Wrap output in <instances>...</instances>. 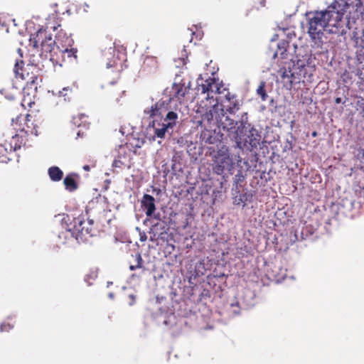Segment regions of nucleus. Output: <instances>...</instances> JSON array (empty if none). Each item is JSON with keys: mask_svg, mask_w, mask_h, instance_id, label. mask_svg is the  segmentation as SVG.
Instances as JSON below:
<instances>
[{"mask_svg": "<svg viewBox=\"0 0 364 364\" xmlns=\"http://www.w3.org/2000/svg\"><path fill=\"white\" fill-rule=\"evenodd\" d=\"M198 112L202 113L203 120L210 122L215 119L220 123L219 127L235 140L237 146L240 148L242 146L243 132L247 124V113H245L239 121H235L228 116L225 117L224 109L219 107L218 99H216L215 102L207 108L205 111L198 110Z\"/></svg>", "mask_w": 364, "mask_h": 364, "instance_id": "1", "label": "nucleus"}, {"mask_svg": "<svg viewBox=\"0 0 364 364\" xmlns=\"http://www.w3.org/2000/svg\"><path fill=\"white\" fill-rule=\"evenodd\" d=\"M362 0H333L326 9L306 13L308 23H339L343 18L345 8L362 4Z\"/></svg>", "mask_w": 364, "mask_h": 364, "instance_id": "2", "label": "nucleus"}, {"mask_svg": "<svg viewBox=\"0 0 364 364\" xmlns=\"http://www.w3.org/2000/svg\"><path fill=\"white\" fill-rule=\"evenodd\" d=\"M48 27L43 26L38 28L36 33L33 35L31 41H33V47H41V55L48 59L53 64L60 65V56H63L62 50L55 45L52 35L47 31Z\"/></svg>", "mask_w": 364, "mask_h": 364, "instance_id": "3", "label": "nucleus"}, {"mask_svg": "<svg viewBox=\"0 0 364 364\" xmlns=\"http://www.w3.org/2000/svg\"><path fill=\"white\" fill-rule=\"evenodd\" d=\"M93 235V223L91 220L85 221L78 217L73 218V222L67 225L65 230L61 232L59 237L63 236L65 239L75 237L77 240H86Z\"/></svg>", "mask_w": 364, "mask_h": 364, "instance_id": "4", "label": "nucleus"}, {"mask_svg": "<svg viewBox=\"0 0 364 364\" xmlns=\"http://www.w3.org/2000/svg\"><path fill=\"white\" fill-rule=\"evenodd\" d=\"M36 115L32 114H19L12 119V126L16 132L22 133L26 136L38 134V127L41 124L35 119Z\"/></svg>", "mask_w": 364, "mask_h": 364, "instance_id": "5", "label": "nucleus"}, {"mask_svg": "<svg viewBox=\"0 0 364 364\" xmlns=\"http://www.w3.org/2000/svg\"><path fill=\"white\" fill-rule=\"evenodd\" d=\"M281 68L279 72L283 80L287 78L291 84L304 81L307 76L310 77L312 74L309 73L310 67L306 64L304 60H298L293 63L292 68Z\"/></svg>", "mask_w": 364, "mask_h": 364, "instance_id": "6", "label": "nucleus"}, {"mask_svg": "<svg viewBox=\"0 0 364 364\" xmlns=\"http://www.w3.org/2000/svg\"><path fill=\"white\" fill-rule=\"evenodd\" d=\"M197 90L202 94H207L205 99L213 100V95L215 94H224L227 91V88L224 86L222 82H219L218 79L209 77L205 80L198 78L197 80Z\"/></svg>", "mask_w": 364, "mask_h": 364, "instance_id": "7", "label": "nucleus"}, {"mask_svg": "<svg viewBox=\"0 0 364 364\" xmlns=\"http://www.w3.org/2000/svg\"><path fill=\"white\" fill-rule=\"evenodd\" d=\"M232 165V160L227 149H219L213 164V169L218 175H222L225 170H230Z\"/></svg>", "mask_w": 364, "mask_h": 364, "instance_id": "8", "label": "nucleus"}, {"mask_svg": "<svg viewBox=\"0 0 364 364\" xmlns=\"http://www.w3.org/2000/svg\"><path fill=\"white\" fill-rule=\"evenodd\" d=\"M37 69L36 65L33 64H27L26 66H24V62L21 60H16L14 70L16 77L26 80L28 84L33 85L38 78L33 73V70Z\"/></svg>", "mask_w": 364, "mask_h": 364, "instance_id": "9", "label": "nucleus"}, {"mask_svg": "<svg viewBox=\"0 0 364 364\" xmlns=\"http://www.w3.org/2000/svg\"><path fill=\"white\" fill-rule=\"evenodd\" d=\"M261 139V132L247 122L243 132L242 145L249 144L251 148H256L259 144Z\"/></svg>", "mask_w": 364, "mask_h": 364, "instance_id": "10", "label": "nucleus"}, {"mask_svg": "<svg viewBox=\"0 0 364 364\" xmlns=\"http://www.w3.org/2000/svg\"><path fill=\"white\" fill-rule=\"evenodd\" d=\"M346 23H357L364 21V7L362 4L345 8L344 15Z\"/></svg>", "mask_w": 364, "mask_h": 364, "instance_id": "11", "label": "nucleus"}, {"mask_svg": "<svg viewBox=\"0 0 364 364\" xmlns=\"http://www.w3.org/2000/svg\"><path fill=\"white\" fill-rule=\"evenodd\" d=\"M225 101L223 102V109L230 114H235L240 109V104L235 95H231L228 89L224 93Z\"/></svg>", "mask_w": 364, "mask_h": 364, "instance_id": "12", "label": "nucleus"}, {"mask_svg": "<svg viewBox=\"0 0 364 364\" xmlns=\"http://www.w3.org/2000/svg\"><path fill=\"white\" fill-rule=\"evenodd\" d=\"M141 208L145 210L147 217H154V218L159 220L160 214L154 215L156 210L155 199L149 194H144L141 200Z\"/></svg>", "mask_w": 364, "mask_h": 364, "instance_id": "13", "label": "nucleus"}, {"mask_svg": "<svg viewBox=\"0 0 364 364\" xmlns=\"http://www.w3.org/2000/svg\"><path fill=\"white\" fill-rule=\"evenodd\" d=\"M167 110L166 105L164 101H159L153 105L150 108L144 110V113L148 114L149 117L160 116L163 117L164 113Z\"/></svg>", "mask_w": 364, "mask_h": 364, "instance_id": "14", "label": "nucleus"}, {"mask_svg": "<svg viewBox=\"0 0 364 364\" xmlns=\"http://www.w3.org/2000/svg\"><path fill=\"white\" fill-rule=\"evenodd\" d=\"M28 141V136L17 132L14 136H12L9 144H7L9 146H11L12 151H15L17 149H21L22 146H25Z\"/></svg>", "mask_w": 364, "mask_h": 364, "instance_id": "15", "label": "nucleus"}, {"mask_svg": "<svg viewBox=\"0 0 364 364\" xmlns=\"http://www.w3.org/2000/svg\"><path fill=\"white\" fill-rule=\"evenodd\" d=\"M152 127L154 129V134L158 138H164L168 128H173V123L162 122L160 124L156 120L152 122Z\"/></svg>", "mask_w": 364, "mask_h": 364, "instance_id": "16", "label": "nucleus"}, {"mask_svg": "<svg viewBox=\"0 0 364 364\" xmlns=\"http://www.w3.org/2000/svg\"><path fill=\"white\" fill-rule=\"evenodd\" d=\"M158 68V61L156 58L147 56L144 59L141 65V70L144 72L150 73L154 72Z\"/></svg>", "mask_w": 364, "mask_h": 364, "instance_id": "17", "label": "nucleus"}, {"mask_svg": "<svg viewBox=\"0 0 364 364\" xmlns=\"http://www.w3.org/2000/svg\"><path fill=\"white\" fill-rule=\"evenodd\" d=\"M173 96L178 100H182L189 92V89L181 83H173L172 87Z\"/></svg>", "mask_w": 364, "mask_h": 364, "instance_id": "18", "label": "nucleus"}, {"mask_svg": "<svg viewBox=\"0 0 364 364\" xmlns=\"http://www.w3.org/2000/svg\"><path fill=\"white\" fill-rule=\"evenodd\" d=\"M11 146H9L6 143L0 144V162L7 164L11 160L13 154Z\"/></svg>", "mask_w": 364, "mask_h": 364, "instance_id": "19", "label": "nucleus"}, {"mask_svg": "<svg viewBox=\"0 0 364 364\" xmlns=\"http://www.w3.org/2000/svg\"><path fill=\"white\" fill-rule=\"evenodd\" d=\"M331 24H309V33L314 39L319 38L322 34L321 30L326 29Z\"/></svg>", "mask_w": 364, "mask_h": 364, "instance_id": "20", "label": "nucleus"}, {"mask_svg": "<svg viewBox=\"0 0 364 364\" xmlns=\"http://www.w3.org/2000/svg\"><path fill=\"white\" fill-rule=\"evenodd\" d=\"M75 176L73 174H68L64 178L63 183L65 188L70 192L75 191L78 188L77 183L74 178Z\"/></svg>", "mask_w": 364, "mask_h": 364, "instance_id": "21", "label": "nucleus"}, {"mask_svg": "<svg viewBox=\"0 0 364 364\" xmlns=\"http://www.w3.org/2000/svg\"><path fill=\"white\" fill-rule=\"evenodd\" d=\"M48 173L50 180L53 181H59L63 176V172L58 166L50 167Z\"/></svg>", "mask_w": 364, "mask_h": 364, "instance_id": "22", "label": "nucleus"}, {"mask_svg": "<svg viewBox=\"0 0 364 364\" xmlns=\"http://www.w3.org/2000/svg\"><path fill=\"white\" fill-rule=\"evenodd\" d=\"M15 321L13 316H9L0 325V331L1 332H9L14 327Z\"/></svg>", "mask_w": 364, "mask_h": 364, "instance_id": "23", "label": "nucleus"}, {"mask_svg": "<svg viewBox=\"0 0 364 364\" xmlns=\"http://www.w3.org/2000/svg\"><path fill=\"white\" fill-rule=\"evenodd\" d=\"M118 156H122V160H127L128 164H132L131 150L128 148L127 144L119 146L118 150Z\"/></svg>", "mask_w": 364, "mask_h": 364, "instance_id": "24", "label": "nucleus"}, {"mask_svg": "<svg viewBox=\"0 0 364 364\" xmlns=\"http://www.w3.org/2000/svg\"><path fill=\"white\" fill-rule=\"evenodd\" d=\"M62 51L63 56H60V63L65 61V55H67V58L69 59H71L72 58H73L74 59L77 58V50L76 48H65L64 50H62Z\"/></svg>", "mask_w": 364, "mask_h": 364, "instance_id": "25", "label": "nucleus"}, {"mask_svg": "<svg viewBox=\"0 0 364 364\" xmlns=\"http://www.w3.org/2000/svg\"><path fill=\"white\" fill-rule=\"evenodd\" d=\"M136 269H145V267L144 266V260L141 257V254L137 253L135 255V264H131L129 266V269L132 271H134Z\"/></svg>", "mask_w": 364, "mask_h": 364, "instance_id": "26", "label": "nucleus"}, {"mask_svg": "<svg viewBox=\"0 0 364 364\" xmlns=\"http://www.w3.org/2000/svg\"><path fill=\"white\" fill-rule=\"evenodd\" d=\"M112 166L115 168H128L131 167L130 164H128L127 160H122V156H117V157L114 160L112 163Z\"/></svg>", "mask_w": 364, "mask_h": 364, "instance_id": "27", "label": "nucleus"}, {"mask_svg": "<svg viewBox=\"0 0 364 364\" xmlns=\"http://www.w3.org/2000/svg\"><path fill=\"white\" fill-rule=\"evenodd\" d=\"M257 94L260 97L262 101H266L268 95L265 90V82L262 81L257 89Z\"/></svg>", "mask_w": 364, "mask_h": 364, "instance_id": "28", "label": "nucleus"}, {"mask_svg": "<svg viewBox=\"0 0 364 364\" xmlns=\"http://www.w3.org/2000/svg\"><path fill=\"white\" fill-rule=\"evenodd\" d=\"M178 118L177 114L173 111L168 112L166 117L163 119V122L173 123V127L176 125V121Z\"/></svg>", "mask_w": 364, "mask_h": 364, "instance_id": "29", "label": "nucleus"}, {"mask_svg": "<svg viewBox=\"0 0 364 364\" xmlns=\"http://www.w3.org/2000/svg\"><path fill=\"white\" fill-rule=\"evenodd\" d=\"M23 93L24 94L26 93L25 90H23ZM33 104H34V101L29 97V95H28V96L26 97L24 95L23 98L22 99V101H21V105L24 108H26L27 107H31Z\"/></svg>", "mask_w": 364, "mask_h": 364, "instance_id": "30", "label": "nucleus"}, {"mask_svg": "<svg viewBox=\"0 0 364 364\" xmlns=\"http://www.w3.org/2000/svg\"><path fill=\"white\" fill-rule=\"evenodd\" d=\"M72 92L69 87H64L62 91L59 92V96L63 97L65 100H70V94Z\"/></svg>", "mask_w": 364, "mask_h": 364, "instance_id": "31", "label": "nucleus"}, {"mask_svg": "<svg viewBox=\"0 0 364 364\" xmlns=\"http://www.w3.org/2000/svg\"><path fill=\"white\" fill-rule=\"evenodd\" d=\"M254 6L259 9V7H264L265 6V0H253Z\"/></svg>", "mask_w": 364, "mask_h": 364, "instance_id": "32", "label": "nucleus"}, {"mask_svg": "<svg viewBox=\"0 0 364 364\" xmlns=\"http://www.w3.org/2000/svg\"><path fill=\"white\" fill-rule=\"evenodd\" d=\"M46 21H55L57 19V14H52L48 16V17L45 18Z\"/></svg>", "mask_w": 364, "mask_h": 364, "instance_id": "33", "label": "nucleus"}, {"mask_svg": "<svg viewBox=\"0 0 364 364\" xmlns=\"http://www.w3.org/2000/svg\"><path fill=\"white\" fill-rule=\"evenodd\" d=\"M188 29L191 31L192 35H196V31H195L197 30V25L193 24L192 26V28H190Z\"/></svg>", "mask_w": 364, "mask_h": 364, "instance_id": "34", "label": "nucleus"}, {"mask_svg": "<svg viewBox=\"0 0 364 364\" xmlns=\"http://www.w3.org/2000/svg\"><path fill=\"white\" fill-rule=\"evenodd\" d=\"M342 102V99L341 97H336L335 99V103L336 104H340Z\"/></svg>", "mask_w": 364, "mask_h": 364, "instance_id": "35", "label": "nucleus"}, {"mask_svg": "<svg viewBox=\"0 0 364 364\" xmlns=\"http://www.w3.org/2000/svg\"><path fill=\"white\" fill-rule=\"evenodd\" d=\"M76 119H77V117H73V123H74L75 125H77V126H78V127H79V126L80 125V124H79V123H78V122H77Z\"/></svg>", "mask_w": 364, "mask_h": 364, "instance_id": "36", "label": "nucleus"}, {"mask_svg": "<svg viewBox=\"0 0 364 364\" xmlns=\"http://www.w3.org/2000/svg\"><path fill=\"white\" fill-rule=\"evenodd\" d=\"M83 169H84L85 171H89L90 170V166H89L88 165H85V166H83Z\"/></svg>", "mask_w": 364, "mask_h": 364, "instance_id": "37", "label": "nucleus"}, {"mask_svg": "<svg viewBox=\"0 0 364 364\" xmlns=\"http://www.w3.org/2000/svg\"><path fill=\"white\" fill-rule=\"evenodd\" d=\"M60 26V24H58V26H53L51 28H52L53 31H55V30L58 28V27H59Z\"/></svg>", "mask_w": 364, "mask_h": 364, "instance_id": "38", "label": "nucleus"}, {"mask_svg": "<svg viewBox=\"0 0 364 364\" xmlns=\"http://www.w3.org/2000/svg\"><path fill=\"white\" fill-rule=\"evenodd\" d=\"M279 29H282L283 31H285L286 30L288 29L287 27H281V26H279Z\"/></svg>", "mask_w": 364, "mask_h": 364, "instance_id": "39", "label": "nucleus"}, {"mask_svg": "<svg viewBox=\"0 0 364 364\" xmlns=\"http://www.w3.org/2000/svg\"><path fill=\"white\" fill-rule=\"evenodd\" d=\"M85 117V114H80V115H78L77 118H78L79 119H80L81 118H82V117Z\"/></svg>", "mask_w": 364, "mask_h": 364, "instance_id": "40", "label": "nucleus"}, {"mask_svg": "<svg viewBox=\"0 0 364 364\" xmlns=\"http://www.w3.org/2000/svg\"><path fill=\"white\" fill-rule=\"evenodd\" d=\"M36 21L42 20V18L40 16L35 17Z\"/></svg>", "mask_w": 364, "mask_h": 364, "instance_id": "41", "label": "nucleus"}, {"mask_svg": "<svg viewBox=\"0 0 364 364\" xmlns=\"http://www.w3.org/2000/svg\"><path fill=\"white\" fill-rule=\"evenodd\" d=\"M316 135H317L316 132H314L312 133V136H316Z\"/></svg>", "mask_w": 364, "mask_h": 364, "instance_id": "42", "label": "nucleus"}, {"mask_svg": "<svg viewBox=\"0 0 364 364\" xmlns=\"http://www.w3.org/2000/svg\"><path fill=\"white\" fill-rule=\"evenodd\" d=\"M146 240V237L144 238V237H142L141 238V241H144V240Z\"/></svg>", "mask_w": 364, "mask_h": 364, "instance_id": "43", "label": "nucleus"}, {"mask_svg": "<svg viewBox=\"0 0 364 364\" xmlns=\"http://www.w3.org/2000/svg\"><path fill=\"white\" fill-rule=\"evenodd\" d=\"M146 240V237L144 238V237H142L141 238V241H144V240Z\"/></svg>", "mask_w": 364, "mask_h": 364, "instance_id": "44", "label": "nucleus"}, {"mask_svg": "<svg viewBox=\"0 0 364 364\" xmlns=\"http://www.w3.org/2000/svg\"><path fill=\"white\" fill-rule=\"evenodd\" d=\"M109 67H112V65H110L109 63H107V68H109Z\"/></svg>", "mask_w": 364, "mask_h": 364, "instance_id": "45", "label": "nucleus"}, {"mask_svg": "<svg viewBox=\"0 0 364 364\" xmlns=\"http://www.w3.org/2000/svg\"><path fill=\"white\" fill-rule=\"evenodd\" d=\"M85 8L89 7V6L86 3L85 4Z\"/></svg>", "mask_w": 364, "mask_h": 364, "instance_id": "46", "label": "nucleus"}, {"mask_svg": "<svg viewBox=\"0 0 364 364\" xmlns=\"http://www.w3.org/2000/svg\"><path fill=\"white\" fill-rule=\"evenodd\" d=\"M11 21L13 23H14V22H15V19H14V18L11 19Z\"/></svg>", "mask_w": 364, "mask_h": 364, "instance_id": "47", "label": "nucleus"}, {"mask_svg": "<svg viewBox=\"0 0 364 364\" xmlns=\"http://www.w3.org/2000/svg\"><path fill=\"white\" fill-rule=\"evenodd\" d=\"M346 25H347V26H348V29H350V28H351V27L348 26H349V24H346Z\"/></svg>", "mask_w": 364, "mask_h": 364, "instance_id": "48", "label": "nucleus"}, {"mask_svg": "<svg viewBox=\"0 0 364 364\" xmlns=\"http://www.w3.org/2000/svg\"><path fill=\"white\" fill-rule=\"evenodd\" d=\"M1 164H4V162H0V165H1Z\"/></svg>", "mask_w": 364, "mask_h": 364, "instance_id": "49", "label": "nucleus"}, {"mask_svg": "<svg viewBox=\"0 0 364 364\" xmlns=\"http://www.w3.org/2000/svg\"><path fill=\"white\" fill-rule=\"evenodd\" d=\"M1 20H2V19H1V18L0 17V21H1Z\"/></svg>", "mask_w": 364, "mask_h": 364, "instance_id": "50", "label": "nucleus"}]
</instances>
